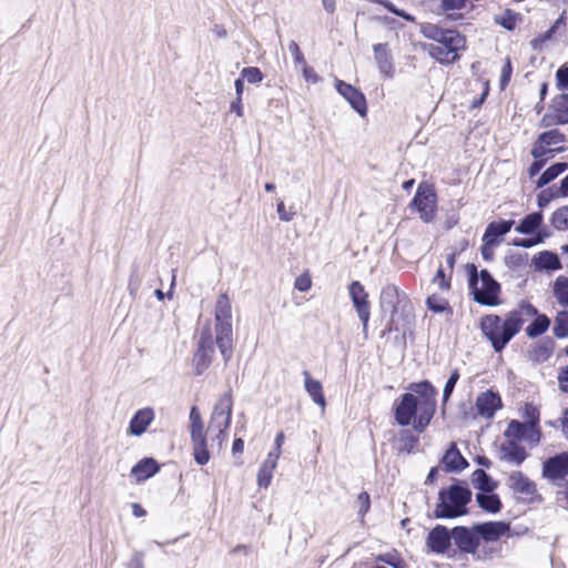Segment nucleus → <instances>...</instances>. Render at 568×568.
Wrapping results in <instances>:
<instances>
[{
	"label": "nucleus",
	"mask_w": 568,
	"mask_h": 568,
	"mask_svg": "<svg viewBox=\"0 0 568 568\" xmlns=\"http://www.w3.org/2000/svg\"><path fill=\"white\" fill-rule=\"evenodd\" d=\"M393 404V415L400 427L413 426L422 434L429 426L437 408V388L428 379L409 383Z\"/></svg>",
	"instance_id": "f257e3e1"
},
{
	"label": "nucleus",
	"mask_w": 568,
	"mask_h": 568,
	"mask_svg": "<svg viewBox=\"0 0 568 568\" xmlns=\"http://www.w3.org/2000/svg\"><path fill=\"white\" fill-rule=\"evenodd\" d=\"M525 318L517 308L509 311L505 317L488 314L480 318L479 328L490 343L495 353H501L509 342L521 331Z\"/></svg>",
	"instance_id": "f03ea898"
},
{
	"label": "nucleus",
	"mask_w": 568,
	"mask_h": 568,
	"mask_svg": "<svg viewBox=\"0 0 568 568\" xmlns=\"http://www.w3.org/2000/svg\"><path fill=\"white\" fill-rule=\"evenodd\" d=\"M473 493L467 481L453 478L448 487L440 488L438 501L434 509L436 519H455L468 515V505Z\"/></svg>",
	"instance_id": "7ed1b4c3"
},
{
	"label": "nucleus",
	"mask_w": 568,
	"mask_h": 568,
	"mask_svg": "<svg viewBox=\"0 0 568 568\" xmlns=\"http://www.w3.org/2000/svg\"><path fill=\"white\" fill-rule=\"evenodd\" d=\"M466 273L468 276V290L474 302L481 306H498L501 304V285L497 282L487 268L478 272L474 263H467Z\"/></svg>",
	"instance_id": "20e7f679"
},
{
	"label": "nucleus",
	"mask_w": 568,
	"mask_h": 568,
	"mask_svg": "<svg viewBox=\"0 0 568 568\" xmlns=\"http://www.w3.org/2000/svg\"><path fill=\"white\" fill-rule=\"evenodd\" d=\"M436 200L433 186L423 182L418 185L409 206L419 213L422 221L429 223L436 214Z\"/></svg>",
	"instance_id": "39448f33"
},
{
	"label": "nucleus",
	"mask_w": 568,
	"mask_h": 568,
	"mask_svg": "<svg viewBox=\"0 0 568 568\" xmlns=\"http://www.w3.org/2000/svg\"><path fill=\"white\" fill-rule=\"evenodd\" d=\"M214 353L212 333L211 329L206 327L201 332L197 347L192 358V365L196 376H201L210 367Z\"/></svg>",
	"instance_id": "423d86ee"
},
{
	"label": "nucleus",
	"mask_w": 568,
	"mask_h": 568,
	"mask_svg": "<svg viewBox=\"0 0 568 568\" xmlns=\"http://www.w3.org/2000/svg\"><path fill=\"white\" fill-rule=\"evenodd\" d=\"M517 311H519L520 317H535V320L526 327V335L534 339L541 335H544L550 327V318L544 314L539 313L536 306H534L528 301H520L517 306Z\"/></svg>",
	"instance_id": "0eeeda50"
},
{
	"label": "nucleus",
	"mask_w": 568,
	"mask_h": 568,
	"mask_svg": "<svg viewBox=\"0 0 568 568\" xmlns=\"http://www.w3.org/2000/svg\"><path fill=\"white\" fill-rule=\"evenodd\" d=\"M348 294L357 316L363 324V335L366 339L368 335V322L371 317V303L368 301V294L359 281H353L348 285Z\"/></svg>",
	"instance_id": "6e6552de"
},
{
	"label": "nucleus",
	"mask_w": 568,
	"mask_h": 568,
	"mask_svg": "<svg viewBox=\"0 0 568 568\" xmlns=\"http://www.w3.org/2000/svg\"><path fill=\"white\" fill-rule=\"evenodd\" d=\"M453 542L460 554L471 555L479 559L478 548L480 546L477 531L474 529V525L467 526H455L453 527Z\"/></svg>",
	"instance_id": "1a4fd4ad"
},
{
	"label": "nucleus",
	"mask_w": 568,
	"mask_h": 568,
	"mask_svg": "<svg viewBox=\"0 0 568 568\" xmlns=\"http://www.w3.org/2000/svg\"><path fill=\"white\" fill-rule=\"evenodd\" d=\"M335 89L359 116L367 115V101L365 94L358 88L343 80H336Z\"/></svg>",
	"instance_id": "9d476101"
},
{
	"label": "nucleus",
	"mask_w": 568,
	"mask_h": 568,
	"mask_svg": "<svg viewBox=\"0 0 568 568\" xmlns=\"http://www.w3.org/2000/svg\"><path fill=\"white\" fill-rule=\"evenodd\" d=\"M453 528L449 529L444 525H436L432 528L426 537V546L430 552L437 555L446 554L453 544Z\"/></svg>",
	"instance_id": "9b49d317"
},
{
	"label": "nucleus",
	"mask_w": 568,
	"mask_h": 568,
	"mask_svg": "<svg viewBox=\"0 0 568 568\" xmlns=\"http://www.w3.org/2000/svg\"><path fill=\"white\" fill-rule=\"evenodd\" d=\"M400 303V293L396 285L388 284L384 286L379 295V306L383 316L388 315L389 320L387 323V329H393L394 317L398 312V305Z\"/></svg>",
	"instance_id": "f8f14e48"
},
{
	"label": "nucleus",
	"mask_w": 568,
	"mask_h": 568,
	"mask_svg": "<svg viewBox=\"0 0 568 568\" xmlns=\"http://www.w3.org/2000/svg\"><path fill=\"white\" fill-rule=\"evenodd\" d=\"M474 529L477 531L479 542H494L509 535L510 524L501 520L475 523Z\"/></svg>",
	"instance_id": "ddd939ff"
},
{
	"label": "nucleus",
	"mask_w": 568,
	"mask_h": 568,
	"mask_svg": "<svg viewBox=\"0 0 568 568\" xmlns=\"http://www.w3.org/2000/svg\"><path fill=\"white\" fill-rule=\"evenodd\" d=\"M232 406L231 390L225 393L215 404L211 416V424L219 428V433H223L230 427Z\"/></svg>",
	"instance_id": "4468645a"
},
{
	"label": "nucleus",
	"mask_w": 568,
	"mask_h": 568,
	"mask_svg": "<svg viewBox=\"0 0 568 568\" xmlns=\"http://www.w3.org/2000/svg\"><path fill=\"white\" fill-rule=\"evenodd\" d=\"M568 475V452L548 457L542 463V476L549 480L564 479Z\"/></svg>",
	"instance_id": "2eb2a0df"
},
{
	"label": "nucleus",
	"mask_w": 568,
	"mask_h": 568,
	"mask_svg": "<svg viewBox=\"0 0 568 568\" xmlns=\"http://www.w3.org/2000/svg\"><path fill=\"white\" fill-rule=\"evenodd\" d=\"M475 407L480 417L490 419L503 407V400L499 393L487 389L477 396Z\"/></svg>",
	"instance_id": "dca6fc26"
},
{
	"label": "nucleus",
	"mask_w": 568,
	"mask_h": 568,
	"mask_svg": "<svg viewBox=\"0 0 568 568\" xmlns=\"http://www.w3.org/2000/svg\"><path fill=\"white\" fill-rule=\"evenodd\" d=\"M215 343L227 364L233 355V328L232 322L215 323Z\"/></svg>",
	"instance_id": "f3484780"
},
{
	"label": "nucleus",
	"mask_w": 568,
	"mask_h": 568,
	"mask_svg": "<svg viewBox=\"0 0 568 568\" xmlns=\"http://www.w3.org/2000/svg\"><path fill=\"white\" fill-rule=\"evenodd\" d=\"M509 487L515 494H521L527 496H535V498H531V500L537 499L538 501H541V495L537 491L536 483L532 481L530 478H528L524 473L521 471H513L509 475Z\"/></svg>",
	"instance_id": "a211bd4d"
},
{
	"label": "nucleus",
	"mask_w": 568,
	"mask_h": 568,
	"mask_svg": "<svg viewBox=\"0 0 568 568\" xmlns=\"http://www.w3.org/2000/svg\"><path fill=\"white\" fill-rule=\"evenodd\" d=\"M515 231L519 234L530 236L540 233H549L544 226V214L541 211L525 215L515 227Z\"/></svg>",
	"instance_id": "6ab92c4d"
},
{
	"label": "nucleus",
	"mask_w": 568,
	"mask_h": 568,
	"mask_svg": "<svg viewBox=\"0 0 568 568\" xmlns=\"http://www.w3.org/2000/svg\"><path fill=\"white\" fill-rule=\"evenodd\" d=\"M514 220H499L490 222L484 232L481 241L498 246L503 242V237L510 232L514 226Z\"/></svg>",
	"instance_id": "aec40b11"
},
{
	"label": "nucleus",
	"mask_w": 568,
	"mask_h": 568,
	"mask_svg": "<svg viewBox=\"0 0 568 568\" xmlns=\"http://www.w3.org/2000/svg\"><path fill=\"white\" fill-rule=\"evenodd\" d=\"M374 59L379 72L392 79L394 77V62L393 55L389 51L388 43H376L373 45Z\"/></svg>",
	"instance_id": "412c9836"
},
{
	"label": "nucleus",
	"mask_w": 568,
	"mask_h": 568,
	"mask_svg": "<svg viewBox=\"0 0 568 568\" xmlns=\"http://www.w3.org/2000/svg\"><path fill=\"white\" fill-rule=\"evenodd\" d=\"M442 463L446 473H460L469 466L468 460L462 455L454 442L449 444Z\"/></svg>",
	"instance_id": "4be33fe9"
},
{
	"label": "nucleus",
	"mask_w": 568,
	"mask_h": 568,
	"mask_svg": "<svg viewBox=\"0 0 568 568\" xmlns=\"http://www.w3.org/2000/svg\"><path fill=\"white\" fill-rule=\"evenodd\" d=\"M438 43L447 49L446 52L453 53L450 60L458 61V51L465 49L466 38L455 29H445Z\"/></svg>",
	"instance_id": "5701e85b"
},
{
	"label": "nucleus",
	"mask_w": 568,
	"mask_h": 568,
	"mask_svg": "<svg viewBox=\"0 0 568 568\" xmlns=\"http://www.w3.org/2000/svg\"><path fill=\"white\" fill-rule=\"evenodd\" d=\"M154 419V410L151 407L138 409L129 423L128 433L132 436L143 435Z\"/></svg>",
	"instance_id": "b1692460"
},
{
	"label": "nucleus",
	"mask_w": 568,
	"mask_h": 568,
	"mask_svg": "<svg viewBox=\"0 0 568 568\" xmlns=\"http://www.w3.org/2000/svg\"><path fill=\"white\" fill-rule=\"evenodd\" d=\"M161 469V465L153 457H144L140 459L131 469L136 483H142L156 475Z\"/></svg>",
	"instance_id": "393cba45"
},
{
	"label": "nucleus",
	"mask_w": 568,
	"mask_h": 568,
	"mask_svg": "<svg viewBox=\"0 0 568 568\" xmlns=\"http://www.w3.org/2000/svg\"><path fill=\"white\" fill-rule=\"evenodd\" d=\"M532 266L538 272H554L562 268L561 261L552 251H541L532 257Z\"/></svg>",
	"instance_id": "a878e982"
},
{
	"label": "nucleus",
	"mask_w": 568,
	"mask_h": 568,
	"mask_svg": "<svg viewBox=\"0 0 568 568\" xmlns=\"http://www.w3.org/2000/svg\"><path fill=\"white\" fill-rule=\"evenodd\" d=\"M555 347H556V343L555 341L549 337V336H546L541 339H539L538 342H536L532 346H531V349L529 351V359L534 363H545L546 361H548L554 351H555Z\"/></svg>",
	"instance_id": "bb28decb"
},
{
	"label": "nucleus",
	"mask_w": 568,
	"mask_h": 568,
	"mask_svg": "<svg viewBox=\"0 0 568 568\" xmlns=\"http://www.w3.org/2000/svg\"><path fill=\"white\" fill-rule=\"evenodd\" d=\"M476 503L478 507L487 514H498L503 509V501L498 494L491 493H477Z\"/></svg>",
	"instance_id": "cd10ccee"
},
{
	"label": "nucleus",
	"mask_w": 568,
	"mask_h": 568,
	"mask_svg": "<svg viewBox=\"0 0 568 568\" xmlns=\"http://www.w3.org/2000/svg\"><path fill=\"white\" fill-rule=\"evenodd\" d=\"M471 484L478 493L483 494L495 491L498 487V481L481 468H477L473 471Z\"/></svg>",
	"instance_id": "c85d7f7f"
},
{
	"label": "nucleus",
	"mask_w": 568,
	"mask_h": 568,
	"mask_svg": "<svg viewBox=\"0 0 568 568\" xmlns=\"http://www.w3.org/2000/svg\"><path fill=\"white\" fill-rule=\"evenodd\" d=\"M500 449L504 454L503 459L514 463L517 466L523 464L528 457L525 447L515 440H509L507 444H503Z\"/></svg>",
	"instance_id": "c756f323"
},
{
	"label": "nucleus",
	"mask_w": 568,
	"mask_h": 568,
	"mask_svg": "<svg viewBox=\"0 0 568 568\" xmlns=\"http://www.w3.org/2000/svg\"><path fill=\"white\" fill-rule=\"evenodd\" d=\"M304 386L307 394L311 396L313 402L321 407H325L326 400L323 393V386L320 381L314 379L308 371L303 372Z\"/></svg>",
	"instance_id": "7c9ffc66"
},
{
	"label": "nucleus",
	"mask_w": 568,
	"mask_h": 568,
	"mask_svg": "<svg viewBox=\"0 0 568 568\" xmlns=\"http://www.w3.org/2000/svg\"><path fill=\"white\" fill-rule=\"evenodd\" d=\"M419 444V437L412 429L399 430L396 439V448L399 453L413 454Z\"/></svg>",
	"instance_id": "2f4dec72"
},
{
	"label": "nucleus",
	"mask_w": 568,
	"mask_h": 568,
	"mask_svg": "<svg viewBox=\"0 0 568 568\" xmlns=\"http://www.w3.org/2000/svg\"><path fill=\"white\" fill-rule=\"evenodd\" d=\"M568 169V163L566 162H556L548 166L537 179L536 186L541 189L557 179L561 173H564Z\"/></svg>",
	"instance_id": "473e14b6"
},
{
	"label": "nucleus",
	"mask_w": 568,
	"mask_h": 568,
	"mask_svg": "<svg viewBox=\"0 0 568 568\" xmlns=\"http://www.w3.org/2000/svg\"><path fill=\"white\" fill-rule=\"evenodd\" d=\"M193 457L197 465L204 466L209 463L211 454L207 449L205 436L192 437Z\"/></svg>",
	"instance_id": "72a5a7b5"
},
{
	"label": "nucleus",
	"mask_w": 568,
	"mask_h": 568,
	"mask_svg": "<svg viewBox=\"0 0 568 568\" xmlns=\"http://www.w3.org/2000/svg\"><path fill=\"white\" fill-rule=\"evenodd\" d=\"M232 306L226 293L219 295L215 304V323L232 322Z\"/></svg>",
	"instance_id": "f704fd0d"
},
{
	"label": "nucleus",
	"mask_w": 568,
	"mask_h": 568,
	"mask_svg": "<svg viewBox=\"0 0 568 568\" xmlns=\"http://www.w3.org/2000/svg\"><path fill=\"white\" fill-rule=\"evenodd\" d=\"M426 306L430 312L436 314L446 313L452 316L454 313L449 302L437 294H432L426 298Z\"/></svg>",
	"instance_id": "c9c22d12"
},
{
	"label": "nucleus",
	"mask_w": 568,
	"mask_h": 568,
	"mask_svg": "<svg viewBox=\"0 0 568 568\" xmlns=\"http://www.w3.org/2000/svg\"><path fill=\"white\" fill-rule=\"evenodd\" d=\"M519 21H521V14L511 9H506L501 16L494 18V22L507 31L515 30Z\"/></svg>",
	"instance_id": "e433bc0d"
},
{
	"label": "nucleus",
	"mask_w": 568,
	"mask_h": 568,
	"mask_svg": "<svg viewBox=\"0 0 568 568\" xmlns=\"http://www.w3.org/2000/svg\"><path fill=\"white\" fill-rule=\"evenodd\" d=\"M423 49L427 51L429 57H432L442 64H450L456 62L450 60L453 53L446 52L447 49H445L440 44L425 43L423 45Z\"/></svg>",
	"instance_id": "4c0bfd02"
},
{
	"label": "nucleus",
	"mask_w": 568,
	"mask_h": 568,
	"mask_svg": "<svg viewBox=\"0 0 568 568\" xmlns=\"http://www.w3.org/2000/svg\"><path fill=\"white\" fill-rule=\"evenodd\" d=\"M460 378L459 369L454 368L448 377V379L445 383L444 389H443V398H442V414L445 415L446 413V406L452 397L455 386L457 382Z\"/></svg>",
	"instance_id": "58836bf2"
},
{
	"label": "nucleus",
	"mask_w": 568,
	"mask_h": 568,
	"mask_svg": "<svg viewBox=\"0 0 568 568\" xmlns=\"http://www.w3.org/2000/svg\"><path fill=\"white\" fill-rule=\"evenodd\" d=\"M552 293L559 305L568 307V277L558 276L554 283Z\"/></svg>",
	"instance_id": "ea45409f"
},
{
	"label": "nucleus",
	"mask_w": 568,
	"mask_h": 568,
	"mask_svg": "<svg viewBox=\"0 0 568 568\" xmlns=\"http://www.w3.org/2000/svg\"><path fill=\"white\" fill-rule=\"evenodd\" d=\"M527 428H529L525 423L519 422L517 419H511L508 423V426L505 430V437L509 438L510 440L519 442L524 440Z\"/></svg>",
	"instance_id": "a19ab883"
},
{
	"label": "nucleus",
	"mask_w": 568,
	"mask_h": 568,
	"mask_svg": "<svg viewBox=\"0 0 568 568\" xmlns=\"http://www.w3.org/2000/svg\"><path fill=\"white\" fill-rule=\"evenodd\" d=\"M375 560L392 568H407V562L397 550L379 554L376 556Z\"/></svg>",
	"instance_id": "79ce46f5"
},
{
	"label": "nucleus",
	"mask_w": 568,
	"mask_h": 568,
	"mask_svg": "<svg viewBox=\"0 0 568 568\" xmlns=\"http://www.w3.org/2000/svg\"><path fill=\"white\" fill-rule=\"evenodd\" d=\"M565 150V148L549 149L547 144L540 143V136L538 135L530 150V155L534 159H547V155L554 156V154L562 153Z\"/></svg>",
	"instance_id": "37998d69"
},
{
	"label": "nucleus",
	"mask_w": 568,
	"mask_h": 568,
	"mask_svg": "<svg viewBox=\"0 0 568 568\" xmlns=\"http://www.w3.org/2000/svg\"><path fill=\"white\" fill-rule=\"evenodd\" d=\"M552 333L557 338L568 337V311L564 310L557 313Z\"/></svg>",
	"instance_id": "c03bdc74"
},
{
	"label": "nucleus",
	"mask_w": 568,
	"mask_h": 568,
	"mask_svg": "<svg viewBox=\"0 0 568 568\" xmlns=\"http://www.w3.org/2000/svg\"><path fill=\"white\" fill-rule=\"evenodd\" d=\"M190 434L192 437L205 436L204 426L201 418V414L196 406H192L190 409Z\"/></svg>",
	"instance_id": "a18cd8bd"
},
{
	"label": "nucleus",
	"mask_w": 568,
	"mask_h": 568,
	"mask_svg": "<svg viewBox=\"0 0 568 568\" xmlns=\"http://www.w3.org/2000/svg\"><path fill=\"white\" fill-rule=\"evenodd\" d=\"M550 223L558 231L568 230V205L557 209L550 217Z\"/></svg>",
	"instance_id": "49530a36"
},
{
	"label": "nucleus",
	"mask_w": 568,
	"mask_h": 568,
	"mask_svg": "<svg viewBox=\"0 0 568 568\" xmlns=\"http://www.w3.org/2000/svg\"><path fill=\"white\" fill-rule=\"evenodd\" d=\"M550 236V233L535 234L530 237H516L513 240L511 245L523 248H529L537 244L544 243V241Z\"/></svg>",
	"instance_id": "de8ad7c7"
},
{
	"label": "nucleus",
	"mask_w": 568,
	"mask_h": 568,
	"mask_svg": "<svg viewBox=\"0 0 568 568\" xmlns=\"http://www.w3.org/2000/svg\"><path fill=\"white\" fill-rule=\"evenodd\" d=\"M550 109L555 110L562 119L568 122V93H560L552 98L549 104Z\"/></svg>",
	"instance_id": "09e8293b"
},
{
	"label": "nucleus",
	"mask_w": 568,
	"mask_h": 568,
	"mask_svg": "<svg viewBox=\"0 0 568 568\" xmlns=\"http://www.w3.org/2000/svg\"><path fill=\"white\" fill-rule=\"evenodd\" d=\"M523 416L525 418V424L529 427H538L540 422V413L539 409L532 405L531 403H526L524 406Z\"/></svg>",
	"instance_id": "8fccbe9b"
},
{
	"label": "nucleus",
	"mask_w": 568,
	"mask_h": 568,
	"mask_svg": "<svg viewBox=\"0 0 568 568\" xmlns=\"http://www.w3.org/2000/svg\"><path fill=\"white\" fill-rule=\"evenodd\" d=\"M540 143L547 144L548 146L564 143L567 141V136L558 129H550L539 134Z\"/></svg>",
	"instance_id": "3c124183"
},
{
	"label": "nucleus",
	"mask_w": 568,
	"mask_h": 568,
	"mask_svg": "<svg viewBox=\"0 0 568 568\" xmlns=\"http://www.w3.org/2000/svg\"><path fill=\"white\" fill-rule=\"evenodd\" d=\"M566 119H562L555 110L548 105V111L542 115L540 120V126L552 128L557 125H566Z\"/></svg>",
	"instance_id": "603ef678"
},
{
	"label": "nucleus",
	"mask_w": 568,
	"mask_h": 568,
	"mask_svg": "<svg viewBox=\"0 0 568 568\" xmlns=\"http://www.w3.org/2000/svg\"><path fill=\"white\" fill-rule=\"evenodd\" d=\"M240 77L250 84L261 83L264 79L263 72L257 67H245L241 70Z\"/></svg>",
	"instance_id": "864d4df0"
},
{
	"label": "nucleus",
	"mask_w": 568,
	"mask_h": 568,
	"mask_svg": "<svg viewBox=\"0 0 568 568\" xmlns=\"http://www.w3.org/2000/svg\"><path fill=\"white\" fill-rule=\"evenodd\" d=\"M445 29L434 23L420 24L419 32L427 39L439 42Z\"/></svg>",
	"instance_id": "5fc2aeb1"
},
{
	"label": "nucleus",
	"mask_w": 568,
	"mask_h": 568,
	"mask_svg": "<svg viewBox=\"0 0 568 568\" xmlns=\"http://www.w3.org/2000/svg\"><path fill=\"white\" fill-rule=\"evenodd\" d=\"M527 260V253H510L505 256V264L509 270L517 271L525 266Z\"/></svg>",
	"instance_id": "6e6d98bb"
},
{
	"label": "nucleus",
	"mask_w": 568,
	"mask_h": 568,
	"mask_svg": "<svg viewBox=\"0 0 568 568\" xmlns=\"http://www.w3.org/2000/svg\"><path fill=\"white\" fill-rule=\"evenodd\" d=\"M557 197H561L559 194H558V191L555 189V186H550V187H547L545 190H542L538 195H537V205L538 207L540 209V211L542 209H545L552 200L557 199Z\"/></svg>",
	"instance_id": "4d7b16f0"
},
{
	"label": "nucleus",
	"mask_w": 568,
	"mask_h": 568,
	"mask_svg": "<svg viewBox=\"0 0 568 568\" xmlns=\"http://www.w3.org/2000/svg\"><path fill=\"white\" fill-rule=\"evenodd\" d=\"M357 504L359 506L357 515H358V517L361 519V523L363 524L365 515L371 509V496H369V494L367 491L359 493L358 496H357Z\"/></svg>",
	"instance_id": "13d9d810"
},
{
	"label": "nucleus",
	"mask_w": 568,
	"mask_h": 568,
	"mask_svg": "<svg viewBox=\"0 0 568 568\" xmlns=\"http://www.w3.org/2000/svg\"><path fill=\"white\" fill-rule=\"evenodd\" d=\"M432 282L438 283V286L442 291H448L452 287V276H446L445 270L442 264L436 271V274L434 275Z\"/></svg>",
	"instance_id": "bf43d9fd"
},
{
	"label": "nucleus",
	"mask_w": 568,
	"mask_h": 568,
	"mask_svg": "<svg viewBox=\"0 0 568 568\" xmlns=\"http://www.w3.org/2000/svg\"><path fill=\"white\" fill-rule=\"evenodd\" d=\"M513 74V64L509 57L505 59V63L501 68L500 79H499V88L500 90H505L511 80Z\"/></svg>",
	"instance_id": "052dcab7"
},
{
	"label": "nucleus",
	"mask_w": 568,
	"mask_h": 568,
	"mask_svg": "<svg viewBox=\"0 0 568 568\" xmlns=\"http://www.w3.org/2000/svg\"><path fill=\"white\" fill-rule=\"evenodd\" d=\"M555 77L556 88L562 93H566L565 91L568 90V67L566 64L559 67Z\"/></svg>",
	"instance_id": "680f3d73"
},
{
	"label": "nucleus",
	"mask_w": 568,
	"mask_h": 568,
	"mask_svg": "<svg viewBox=\"0 0 568 568\" xmlns=\"http://www.w3.org/2000/svg\"><path fill=\"white\" fill-rule=\"evenodd\" d=\"M468 0H440V9L444 12L462 10L466 7Z\"/></svg>",
	"instance_id": "e2e57ef3"
},
{
	"label": "nucleus",
	"mask_w": 568,
	"mask_h": 568,
	"mask_svg": "<svg viewBox=\"0 0 568 568\" xmlns=\"http://www.w3.org/2000/svg\"><path fill=\"white\" fill-rule=\"evenodd\" d=\"M288 50L293 57V61L295 63V65H303L306 63V60L304 58V54L302 53L298 44L292 40L288 44Z\"/></svg>",
	"instance_id": "0e129e2a"
},
{
	"label": "nucleus",
	"mask_w": 568,
	"mask_h": 568,
	"mask_svg": "<svg viewBox=\"0 0 568 568\" xmlns=\"http://www.w3.org/2000/svg\"><path fill=\"white\" fill-rule=\"evenodd\" d=\"M273 471L264 466H261L257 474V485L262 488H267L271 484Z\"/></svg>",
	"instance_id": "69168bd1"
},
{
	"label": "nucleus",
	"mask_w": 568,
	"mask_h": 568,
	"mask_svg": "<svg viewBox=\"0 0 568 568\" xmlns=\"http://www.w3.org/2000/svg\"><path fill=\"white\" fill-rule=\"evenodd\" d=\"M557 379L559 389L568 394V365L559 369Z\"/></svg>",
	"instance_id": "338daca9"
},
{
	"label": "nucleus",
	"mask_w": 568,
	"mask_h": 568,
	"mask_svg": "<svg viewBox=\"0 0 568 568\" xmlns=\"http://www.w3.org/2000/svg\"><path fill=\"white\" fill-rule=\"evenodd\" d=\"M128 568H144V552L135 550L128 562Z\"/></svg>",
	"instance_id": "774afa93"
}]
</instances>
